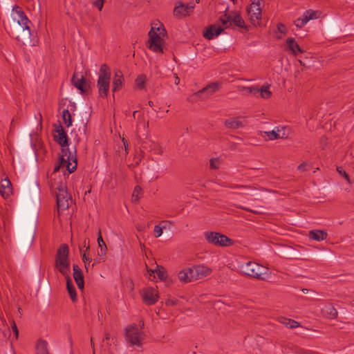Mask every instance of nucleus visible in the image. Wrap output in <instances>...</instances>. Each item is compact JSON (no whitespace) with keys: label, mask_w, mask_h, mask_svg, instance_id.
Returning a JSON list of instances; mask_svg holds the SVG:
<instances>
[{"label":"nucleus","mask_w":354,"mask_h":354,"mask_svg":"<svg viewBox=\"0 0 354 354\" xmlns=\"http://www.w3.org/2000/svg\"><path fill=\"white\" fill-rule=\"evenodd\" d=\"M69 174L67 169L59 168V166H55L53 171L49 177L48 184L50 189L56 194L59 211L68 209L71 203V197L66 187V178Z\"/></svg>","instance_id":"nucleus-1"},{"label":"nucleus","mask_w":354,"mask_h":354,"mask_svg":"<svg viewBox=\"0 0 354 354\" xmlns=\"http://www.w3.org/2000/svg\"><path fill=\"white\" fill-rule=\"evenodd\" d=\"M54 138L62 147L59 160L55 166H59V168L67 169L68 174L73 173L77 166L76 151L75 149L73 151L69 150L67 135L61 125L56 129Z\"/></svg>","instance_id":"nucleus-2"},{"label":"nucleus","mask_w":354,"mask_h":354,"mask_svg":"<svg viewBox=\"0 0 354 354\" xmlns=\"http://www.w3.org/2000/svg\"><path fill=\"white\" fill-rule=\"evenodd\" d=\"M149 39L147 47L156 53H163L165 39L167 36L164 24L156 19L151 24V29L148 33Z\"/></svg>","instance_id":"nucleus-3"},{"label":"nucleus","mask_w":354,"mask_h":354,"mask_svg":"<svg viewBox=\"0 0 354 354\" xmlns=\"http://www.w3.org/2000/svg\"><path fill=\"white\" fill-rule=\"evenodd\" d=\"M69 250L66 244L62 245L57 250L55 257V268L66 278L70 277Z\"/></svg>","instance_id":"nucleus-4"},{"label":"nucleus","mask_w":354,"mask_h":354,"mask_svg":"<svg viewBox=\"0 0 354 354\" xmlns=\"http://www.w3.org/2000/svg\"><path fill=\"white\" fill-rule=\"evenodd\" d=\"M241 270L243 274L257 279H266L270 274L267 267L252 261L243 264Z\"/></svg>","instance_id":"nucleus-5"},{"label":"nucleus","mask_w":354,"mask_h":354,"mask_svg":"<svg viewBox=\"0 0 354 354\" xmlns=\"http://www.w3.org/2000/svg\"><path fill=\"white\" fill-rule=\"evenodd\" d=\"M111 70L109 67L104 64L100 66L98 73L97 86L100 97H106L110 87Z\"/></svg>","instance_id":"nucleus-6"},{"label":"nucleus","mask_w":354,"mask_h":354,"mask_svg":"<svg viewBox=\"0 0 354 354\" xmlns=\"http://www.w3.org/2000/svg\"><path fill=\"white\" fill-rule=\"evenodd\" d=\"M263 5V0H252L247 8L248 19L254 27L259 26L261 24Z\"/></svg>","instance_id":"nucleus-7"},{"label":"nucleus","mask_w":354,"mask_h":354,"mask_svg":"<svg viewBox=\"0 0 354 354\" xmlns=\"http://www.w3.org/2000/svg\"><path fill=\"white\" fill-rule=\"evenodd\" d=\"M11 16L12 19L15 21H17L22 28L23 35L21 36V39H29L31 35L30 29L29 27L30 21L24 14V12L19 10L17 6H15L12 8Z\"/></svg>","instance_id":"nucleus-8"},{"label":"nucleus","mask_w":354,"mask_h":354,"mask_svg":"<svg viewBox=\"0 0 354 354\" xmlns=\"http://www.w3.org/2000/svg\"><path fill=\"white\" fill-rule=\"evenodd\" d=\"M206 241L217 247H228L234 243V241L219 232L207 231L204 234Z\"/></svg>","instance_id":"nucleus-9"},{"label":"nucleus","mask_w":354,"mask_h":354,"mask_svg":"<svg viewBox=\"0 0 354 354\" xmlns=\"http://www.w3.org/2000/svg\"><path fill=\"white\" fill-rule=\"evenodd\" d=\"M291 133L290 128L286 126H277L271 131L261 132V137L266 140L286 139Z\"/></svg>","instance_id":"nucleus-10"},{"label":"nucleus","mask_w":354,"mask_h":354,"mask_svg":"<svg viewBox=\"0 0 354 354\" xmlns=\"http://www.w3.org/2000/svg\"><path fill=\"white\" fill-rule=\"evenodd\" d=\"M126 339L131 345L140 346L143 339V335L137 326L131 325L126 328Z\"/></svg>","instance_id":"nucleus-11"},{"label":"nucleus","mask_w":354,"mask_h":354,"mask_svg":"<svg viewBox=\"0 0 354 354\" xmlns=\"http://www.w3.org/2000/svg\"><path fill=\"white\" fill-rule=\"evenodd\" d=\"M140 296L144 303L147 305H153L159 299V293L157 287H145L140 290Z\"/></svg>","instance_id":"nucleus-12"},{"label":"nucleus","mask_w":354,"mask_h":354,"mask_svg":"<svg viewBox=\"0 0 354 354\" xmlns=\"http://www.w3.org/2000/svg\"><path fill=\"white\" fill-rule=\"evenodd\" d=\"M322 15V12L319 10H307L303 15L297 18L294 24L296 27L301 28L304 27L310 20L319 19Z\"/></svg>","instance_id":"nucleus-13"},{"label":"nucleus","mask_w":354,"mask_h":354,"mask_svg":"<svg viewBox=\"0 0 354 354\" xmlns=\"http://www.w3.org/2000/svg\"><path fill=\"white\" fill-rule=\"evenodd\" d=\"M194 9V6L190 4H185L181 1H178L175 3L173 15L178 19H182L189 15Z\"/></svg>","instance_id":"nucleus-14"},{"label":"nucleus","mask_w":354,"mask_h":354,"mask_svg":"<svg viewBox=\"0 0 354 354\" xmlns=\"http://www.w3.org/2000/svg\"><path fill=\"white\" fill-rule=\"evenodd\" d=\"M192 272L196 281L209 275L212 273V269L204 265H197L192 267Z\"/></svg>","instance_id":"nucleus-15"},{"label":"nucleus","mask_w":354,"mask_h":354,"mask_svg":"<svg viewBox=\"0 0 354 354\" xmlns=\"http://www.w3.org/2000/svg\"><path fill=\"white\" fill-rule=\"evenodd\" d=\"M147 274H149V279L150 280H154L157 278L161 281H163L167 278L166 270L162 267H160L159 266H156L155 269L148 270Z\"/></svg>","instance_id":"nucleus-16"},{"label":"nucleus","mask_w":354,"mask_h":354,"mask_svg":"<svg viewBox=\"0 0 354 354\" xmlns=\"http://www.w3.org/2000/svg\"><path fill=\"white\" fill-rule=\"evenodd\" d=\"M178 278L180 281L184 283L195 281L192 267L186 268L180 270L178 274Z\"/></svg>","instance_id":"nucleus-17"},{"label":"nucleus","mask_w":354,"mask_h":354,"mask_svg":"<svg viewBox=\"0 0 354 354\" xmlns=\"http://www.w3.org/2000/svg\"><path fill=\"white\" fill-rule=\"evenodd\" d=\"M271 85L270 84H264L261 87L257 86V91L256 92L257 98H262L264 100L270 99L272 95V92L270 90Z\"/></svg>","instance_id":"nucleus-18"},{"label":"nucleus","mask_w":354,"mask_h":354,"mask_svg":"<svg viewBox=\"0 0 354 354\" xmlns=\"http://www.w3.org/2000/svg\"><path fill=\"white\" fill-rule=\"evenodd\" d=\"M286 48L294 55L301 54L304 50L301 48L299 45L295 41L294 38H288L286 41Z\"/></svg>","instance_id":"nucleus-19"},{"label":"nucleus","mask_w":354,"mask_h":354,"mask_svg":"<svg viewBox=\"0 0 354 354\" xmlns=\"http://www.w3.org/2000/svg\"><path fill=\"white\" fill-rule=\"evenodd\" d=\"M73 278L79 289L83 290L84 280L81 268L77 265H73Z\"/></svg>","instance_id":"nucleus-20"},{"label":"nucleus","mask_w":354,"mask_h":354,"mask_svg":"<svg viewBox=\"0 0 354 354\" xmlns=\"http://www.w3.org/2000/svg\"><path fill=\"white\" fill-rule=\"evenodd\" d=\"M124 84V76L121 71L116 70L113 80V92L120 90Z\"/></svg>","instance_id":"nucleus-21"},{"label":"nucleus","mask_w":354,"mask_h":354,"mask_svg":"<svg viewBox=\"0 0 354 354\" xmlns=\"http://www.w3.org/2000/svg\"><path fill=\"white\" fill-rule=\"evenodd\" d=\"M223 30V29L218 25H212L204 32L203 35L208 39H213L219 35Z\"/></svg>","instance_id":"nucleus-22"},{"label":"nucleus","mask_w":354,"mask_h":354,"mask_svg":"<svg viewBox=\"0 0 354 354\" xmlns=\"http://www.w3.org/2000/svg\"><path fill=\"white\" fill-rule=\"evenodd\" d=\"M145 148L157 155H162L164 151V149L160 143L151 140L146 142Z\"/></svg>","instance_id":"nucleus-23"},{"label":"nucleus","mask_w":354,"mask_h":354,"mask_svg":"<svg viewBox=\"0 0 354 354\" xmlns=\"http://www.w3.org/2000/svg\"><path fill=\"white\" fill-rule=\"evenodd\" d=\"M72 83L81 93L84 92L85 79L82 74L77 73H74L72 78Z\"/></svg>","instance_id":"nucleus-24"},{"label":"nucleus","mask_w":354,"mask_h":354,"mask_svg":"<svg viewBox=\"0 0 354 354\" xmlns=\"http://www.w3.org/2000/svg\"><path fill=\"white\" fill-rule=\"evenodd\" d=\"M219 88V84L217 82H213L208 84L207 86L203 88V89L198 91L195 93L194 95L198 96L201 93H207V96L212 95Z\"/></svg>","instance_id":"nucleus-25"},{"label":"nucleus","mask_w":354,"mask_h":354,"mask_svg":"<svg viewBox=\"0 0 354 354\" xmlns=\"http://www.w3.org/2000/svg\"><path fill=\"white\" fill-rule=\"evenodd\" d=\"M244 125V120L239 118H234L226 120L225 126L229 129H238Z\"/></svg>","instance_id":"nucleus-26"},{"label":"nucleus","mask_w":354,"mask_h":354,"mask_svg":"<svg viewBox=\"0 0 354 354\" xmlns=\"http://www.w3.org/2000/svg\"><path fill=\"white\" fill-rule=\"evenodd\" d=\"M12 192L11 183L8 178L1 180L0 193L3 197H8Z\"/></svg>","instance_id":"nucleus-27"},{"label":"nucleus","mask_w":354,"mask_h":354,"mask_svg":"<svg viewBox=\"0 0 354 354\" xmlns=\"http://www.w3.org/2000/svg\"><path fill=\"white\" fill-rule=\"evenodd\" d=\"M327 237V232L324 230H310L309 232V238L317 241H322Z\"/></svg>","instance_id":"nucleus-28"},{"label":"nucleus","mask_w":354,"mask_h":354,"mask_svg":"<svg viewBox=\"0 0 354 354\" xmlns=\"http://www.w3.org/2000/svg\"><path fill=\"white\" fill-rule=\"evenodd\" d=\"M322 315L329 319H334L337 315V311L336 309L330 304L325 305L322 308Z\"/></svg>","instance_id":"nucleus-29"},{"label":"nucleus","mask_w":354,"mask_h":354,"mask_svg":"<svg viewBox=\"0 0 354 354\" xmlns=\"http://www.w3.org/2000/svg\"><path fill=\"white\" fill-rule=\"evenodd\" d=\"M237 91L241 92L243 95L247 96H256V92L257 91V86H238Z\"/></svg>","instance_id":"nucleus-30"},{"label":"nucleus","mask_w":354,"mask_h":354,"mask_svg":"<svg viewBox=\"0 0 354 354\" xmlns=\"http://www.w3.org/2000/svg\"><path fill=\"white\" fill-rule=\"evenodd\" d=\"M231 22L235 26L242 28H247L245 21L238 12H234L231 14Z\"/></svg>","instance_id":"nucleus-31"},{"label":"nucleus","mask_w":354,"mask_h":354,"mask_svg":"<svg viewBox=\"0 0 354 354\" xmlns=\"http://www.w3.org/2000/svg\"><path fill=\"white\" fill-rule=\"evenodd\" d=\"M66 288L71 300L75 302L77 299V292L75 287L73 285L72 279L70 277H66Z\"/></svg>","instance_id":"nucleus-32"},{"label":"nucleus","mask_w":354,"mask_h":354,"mask_svg":"<svg viewBox=\"0 0 354 354\" xmlns=\"http://www.w3.org/2000/svg\"><path fill=\"white\" fill-rule=\"evenodd\" d=\"M36 354H50L48 343L44 340H39L36 344Z\"/></svg>","instance_id":"nucleus-33"},{"label":"nucleus","mask_w":354,"mask_h":354,"mask_svg":"<svg viewBox=\"0 0 354 354\" xmlns=\"http://www.w3.org/2000/svg\"><path fill=\"white\" fill-rule=\"evenodd\" d=\"M279 321L281 324H282L283 325L286 326V327H288L289 328H297L299 326V322H297L295 320L288 319L286 317H279Z\"/></svg>","instance_id":"nucleus-34"},{"label":"nucleus","mask_w":354,"mask_h":354,"mask_svg":"<svg viewBox=\"0 0 354 354\" xmlns=\"http://www.w3.org/2000/svg\"><path fill=\"white\" fill-rule=\"evenodd\" d=\"M62 115L64 124L70 127L72 125V119L69 111L66 109H63Z\"/></svg>","instance_id":"nucleus-35"},{"label":"nucleus","mask_w":354,"mask_h":354,"mask_svg":"<svg viewBox=\"0 0 354 354\" xmlns=\"http://www.w3.org/2000/svg\"><path fill=\"white\" fill-rule=\"evenodd\" d=\"M147 77L145 75H140L137 77L135 81V84L137 88L142 89L145 88Z\"/></svg>","instance_id":"nucleus-36"},{"label":"nucleus","mask_w":354,"mask_h":354,"mask_svg":"<svg viewBox=\"0 0 354 354\" xmlns=\"http://www.w3.org/2000/svg\"><path fill=\"white\" fill-rule=\"evenodd\" d=\"M97 243H98L99 247L100 248V252H101L102 255L105 256L107 248H106L105 242L104 241V240L102 237L100 230L98 232Z\"/></svg>","instance_id":"nucleus-37"},{"label":"nucleus","mask_w":354,"mask_h":354,"mask_svg":"<svg viewBox=\"0 0 354 354\" xmlns=\"http://www.w3.org/2000/svg\"><path fill=\"white\" fill-rule=\"evenodd\" d=\"M141 192H142V189H141L140 187L136 186L134 187V189H133V192L132 194V201L133 202L138 201L140 196L141 195Z\"/></svg>","instance_id":"nucleus-38"},{"label":"nucleus","mask_w":354,"mask_h":354,"mask_svg":"<svg viewBox=\"0 0 354 354\" xmlns=\"http://www.w3.org/2000/svg\"><path fill=\"white\" fill-rule=\"evenodd\" d=\"M337 171L339 174L345 179L348 185H351L352 182L350 180L348 174L342 167H337Z\"/></svg>","instance_id":"nucleus-39"},{"label":"nucleus","mask_w":354,"mask_h":354,"mask_svg":"<svg viewBox=\"0 0 354 354\" xmlns=\"http://www.w3.org/2000/svg\"><path fill=\"white\" fill-rule=\"evenodd\" d=\"M220 21L222 23L223 26L227 27L229 22H231V14L230 15H224L221 17Z\"/></svg>","instance_id":"nucleus-40"},{"label":"nucleus","mask_w":354,"mask_h":354,"mask_svg":"<svg viewBox=\"0 0 354 354\" xmlns=\"http://www.w3.org/2000/svg\"><path fill=\"white\" fill-rule=\"evenodd\" d=\"M164 227H165L162 226L160 224L154 226L153 232L156 237H160L162 234Z\"/></svg>","instance_id":"nucleus-41"},{"label":"nucleus","mask_w":354,"mask_h":354,"mask_svg":"<svg viewBox=\"0 0 354 354\" xmlns=\"http://www.w3.org/2000/svg\"><path fill=\"white\" fill-rule=\"evenodd\" d=\"M178 304V299L176 298H173L171 296L168 297V298L165 301L166 306H174Z\"/></svg>","instance_id":"nucleus-42"},{"label":"nucleus","mask_w":354,"mask_h":354,"mask_svg":"<svg viewBox=\"0 0 354 354\" xmlns=\"http://www.w3.org/2000/svg\"><path fill=\"white\" fill-rule=\"evenodd\" d=\"M220 165V161L218 159L216 158H212L210 160V166L212 169H217L218 168Z\"/></svg>","instance_id":"nucleus-43"},{"label":"nucleus","mask_w":354,"mask_h":354,"mask_svg":"<svg viewBox=\"0 0 354 354\" xmlns=\"http://www.w3.org/2000/svg\"><path fill=\"white\" fill-rule=\"evenodd\" d=\"M93 5L97 8V9L101 11L102 8H103V5H104V0H95L94 2H93Z\"/></svg>","instance_id":"nucleus-44"},{"label":"nucleus","mask_w":354,"mask_h":354,"mask_svg":"<svg viewBox=\"0 0 354 354\" xmlns=\"http://www.w3.org/2000/svg\"><path fill=\"white\" fill-rule=\"evenodd\" d=\"M11 328H12V331H13V333L15 334V338H17L18 335H19V331H18L17 325H16L15 322L13 320H12Z\"/></svg>","instance_id":"nucleus-45"},{"label":"nucleus","mask_w":354,"mask_h":354,"mask_svg":"<svg viewBox=\"0 0 354 354\" xmlns=\"http://www.w3.org/2000/svg\"><path fill=\"white\" fill-rule=\"evenodd\" d=\"M241 187H243V189H246L245 194L249 195H252V192L256 190L254 188L248 186H241Z\"/></svg>","instance_id":"nucleus-46"},{"label":"nucleus","mask_w":354,"mask_h":354,"mask_svg":"<svg viewBox=\"0 0 354 354\" xmlns=\"http://www.w3.org/2000/svg\"><path fill=\"white\" fill-rule=\"evenodd\" d=\"M277 30L281 34H286V26L282 24H279L277 26Z\"/></svg>","instance_id":"nucleus-47"},{"label":"nucleus","mask_w":354,"mask_h":354,"mask_svg":"<svg viewBox=\"0 0 354 354\" xmlns=\"http://www.w3.org/2000/svg\"><path fill=\"white\" fill-rule=\"evenodd\" d=\"M86 252L87 251H84L82 254V260L84 263H86L87 261H91V259L88 257V254L86 253Z\"/></svg>","instance_id":"nucleus-48"},{"label":"nucleus","mask_w":354,"mask_h":354,"mask_svg":"<svg viewBox=\"0 0 354 354\" xmlns=\"http://www.w3.org/2000/svg\"><path fill=\"white\" fill-rule=\"evenodd\" d=\"M122 141L123 142V145H124V147L125 154H127L129 153V145H128V142H127V141L124 138H122Z\"/></svg>","instance_id":"nucleus-49"},{"label":"nucleus","mask_w":354,"mask_h":354,"mask_svg":"<svg viewBox=\"0 0 354 354\" xmlns=\"http://www.w3.org/2000/svg\"><path fill=\"white\" fill-rule=\"evenodd\" d=\"M85 248V250L84 251H88L89 250V245H88V243H86V240L84 239L82 245L80 246V250L82 251V248Z\"/></svg>","instance_id":"nucleus-50"},{"label":"nucleus","mask_w":354,"mask_h":354,"mask_svg":"<svg viewBox=\"0 0 354 354\" xmlns=\"http://www.w3.org/2000/svg\"><path fill=\"white\" fill-rule=\"evenodd\" d=\"M126 285L130 289V290H133V288H134V285H133V283L131 280H127L126 281Z\"/></svg>","instance_id":"nucleus-51"},{"label":"nucleus","mask_w":354,"mask_h":354,"mask_svg":"<svg viewBox=\"0 0 354 354\" xmlns=\"http://www.w3.org/2000/svg\"><path fill=\"white\" fill-rule=\"evenodd\" d=\"M307 164L304 162L301 165H299L298 166V170L301 171H304L306 170V167Z\"/></svg>","instance_id":"nucleus-52"},{"label":"nucleus","mask_w":354,"mask_h":354,"mask_svg":"<svg viewBox=\"0 0 354 354\" xmlns=\"http://www.w3.org/2000/svg\"><path fill=\"white\" fill-rule=\"evenodd\" d=\"M174 84L178 85L180 83V78L178 77L176 74H174Z\"/></svg>","instance_id":"nucleus-53"},{"label":"nucleus","mask_w":354,"mask_h":354,"mask_svg":"<svg viewBox=\"0 0 354 354\" xmlns=\"http://www.w3.org/2000/svg\"><path fill=\"white\" fill-rule=\"evenodd\" d=\"M85 263V265H84L85 269L86 270V271H88L90 262L87 261L86 263Z\"/></svg>","instance_id":"nucleus-54"},{"label":"nucleus","mask_w":354,"mask_h":354,"mask_svg":"<svg viewBox=\"0 0 354 354\" xmlns=\"http://www.w3.org/2000/svg\"><path fill=\"white\" fill-rule=\"evenodd\" d=\"M148 104H149V105L150 106H153V102H151V101H149V102H148Z\"/></svg>","instance_id":"nucleus-55"},{"label":"nucleus","mask_w":354,"mask_h":354,"mask_svg":"<svg viewBox=\"0 0 354 354\" xmlns=\"http://www.w3.org/2000/svg\"><path fill=\"white\" fill-rule=\"evenodd\" d=\"M137 112H138L137 111H133V117L134 118H136V115Z\"/></svg>","instance_id":"nucleus-56"},{"label":"nucleus","mask_w":354,"mask_h":354,"mask_svg":"<svg viewBox=\"0 0 354 354\" xmlns=\"http://www.w3.org/2000/svg\"><path fill=\"white\" fill-rule=\"evenodd\" d=\"M302 291H303L304 293H307L308 292V290L307 289H303Z\"/></svg>","instance_id":"nucleus-57"},{"label":"nucleus","mask_w":354,"mask_h":354,"mask_svg":"<svg viewBox=\"0 0 354 354\" xmlns=\"http://www.w3.org/2000/svg\"><path fill=\"white\" fill-rule=\"evenodd\" d=\"M345 189L347 190V191H349V188L348 187H346Z\"/></svg>","instance_id":"nucleus-58"}]
</instances>
